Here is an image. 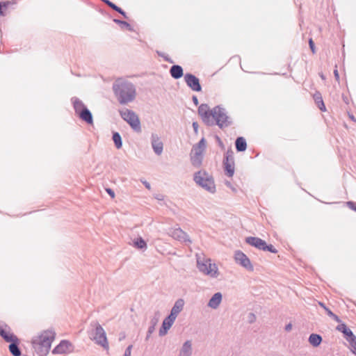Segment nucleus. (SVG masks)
Here are the masks:
<instances>
[{
    "label": "nucleus",
    "instance_id": "nucleus-54",
    "mask_svg": "<svg viewBox=\"0 0 356 356\" xmlns=\"http://www.w3.org/2000/svg\"><path fill=\"white\" fill-rule=\"evenodd\" d=\"M291 329H292V325H291V323H289V324L286 325V326H285V330H286V332H289V331H291Z\"/></svg>",
    "mask_w": 356,
    "mask_h": 356
},
{
    "label": "nucleus",
    "instance_id": "nucleus-59",
    "mask_svg": "<svg viewBox=\"0 0 356 356\" xmlns=\"http://www.w3.org/2000/svg\"><path fill=\"white\" fill-rule=\"evenodd\" d=\"M90 125H92V113H90Z\"/></svg>",
    "mask_w": 356,
    "mask_h": 356
},
{
    "label": "nucleus",
    "instance_id": "nucleus-5",
    "mask_svg": "<svg viewBox=\"0 0 356 356\" xmlns=\"http://www.w3.org/2000/svg\"><path fill=\"white\" fill-rule=\"evenodd\" d=\"M121 118L126 121L134 131L137 133L141 132L140 122L136 113L130 109L119 110Z\"/></svg>",
    "mask_w": 356,
    "mask_h": 356
},
{
    "label": "nucleus",
    "instance_id": "nucleus-14",
    "mask_svg": "<svg viewBox=\"0 0 356 356\" xmlns=\"http://www.w3.org/2000/svg\"><path fill=\"white\" fill-rule=\"evenodd\" d=\"M151 145L154 153L159 156L162 154L163 150V143L161 140L160 137L156 134H152L151 136Z\"/></svg>",
    "mask_w": 356,
    "mask_h": 356
},
{
    "label": "nucleus",
    "instance_id": "nucleus-13",
    "mask_svg": "<svg viewBox=\"0 0 356 356\" xmlns=\"http://www.w3.org/2000/svg\"><path fill=\"white\" fill-rule=\"evenodd\" d=\"M170 236L175 240L183 243H191V240L186 232L183 231L181 228L173 229L170 231Z\"/></svg>",
    "mask_w": 356,
    "mask_h": 356
},
{
    "label": "nucleus",
    "instance_id": "nucleus-46",
    "mask_svg": "<svg viewBox=\"0 0 356 356\" xmlns=\"http://www.w3.org/2000/svg\"><path fill=\"white\" fill-rule=\"evenodd\" d=\"M192 126H193V130H194V132L197 134V132H198V128H199V124L197 122H193V124H192Z\"/></svg>",
    "mask_w": 356,
    "mask_h": 356
},
{
    "label": "nucleus",
    "instance_id": "nucleus-9",
    "mask_svg": "<svg viewBox=\"0 0 356 356\" xmlns=\"http://www.w3.org/2000/svg\"><path fill=\"white\" fill-rule=\"evenodd\" d=\"M92 338H90V340ZM92 340H94L97 345L102 346L104 349L108 350L109 346L106 334L104 330L100 325H97L96 326Z\"/></svg>",
    "mask_w": 356,
    "mask_h": 356
},
{
    "label": "nucleus",
    "instance_id": "nucleus-11",
    "mask_svg": "<svg viewBox=\"0 0 356 356\" xmlns=\"http://www.w3.org/2000/svg\"><path fill=\"white\" fill-rule=\"evenodd\" d=\"M234 259L237 264L245 268L248 271H253L254 267L245 254L241 250H237L234 254Z\"/></svg>",
    "mask_w": 356,
    "mask_h": 356
},
{
    "label": "nucleus",
    "instance_id": "nucleus-44",
    "mask_svg": "<svg viewBox=\"0 0 356 356\" xmlns=\"http://www.w3.org/2000/svg\"><path fill=\"white\" fill-rule=\"evenodd\" d=\"M132 347L133 346L132 345H129L125 350L124 351V354L123 356H131V349H132Z\"/></svg>",
    "mask_w": 356,
    "mask_h": 356
},
{
    "label": "nucleus",
    "instance_id": "nucleus-56",
    "mask_svg": "<svg viewBox=\"0 0 356 356\" xmlns=\"http://www.w3.org/2000/svg\"><path fill=\"white\" fill-rule=\"evenodd\" d=\"M225 184H226V186H228V187H229V188H232V184L230 183V181H225Z\"/></svg>",
    "mask_w": 356,
    "mask_h": 356
},
{
    "label": "nucleus",
    "instance_id": "nucleus-12",
    "mask_svg": "<svg viewBox=\"0 0 356 356\" xmlns=\"http://www.w3.org/2000/svg\"><path fill=\"white\" fill-rule=\"evenodd\" d=\"M184 81L188 88L195 92L202 91V86L200 82V79L194 74L191 73H186L184 75Z\"/></svg>",
    "mask_w": 356,
    "mask_h": 356
},
{
    "label": "nucleus",
    "instance_id": "nucleus-42",
    "mask_svg": "<svg viewBox=\"0 0 356 356\" xmlns=\"http://www.w3.org/2000/svg\"><path fill=\"white\" fill-rule=\"evenodd\" d=\"M216 142L218 143V145H219V147L223 150L225 149V145L223 143V142L222 141V140L220 139V138L218 136H216Z\"/></svg>",
    "mask_w": 356,
    "mask_h": 356
},
{
    "label": "nucleus",
    "instance_id": "nucleus-26",
    "mask_svg": "<svg viewBox=\"0 0 356 356\" xmlns=\"http://www.w3.org/2000/svg\"><path fill=\"white\" fill-rule=\"evenodd\" d=\"M102 2H104L106 5H107L109 8L113 9V10L118 12L120 15H122L125 19H127L128 17L126 14V13L119 6L115 5L114 3L109 0H101Z\"/></svg>",
    "mask_w": 356,
    "mask_h": 356
},
{
    "label": "nucleus",
    "instance_id": "nucleus-24",
    "mask_svg": "<svg viewBox=\"0 0 356 356\" xmlns=\"http://www.w3.org/2000/svg\"><path fill=\"white\" fill-rule=\"evenodd\" d=\"M203 161V155L200 153H191V161L192 165L195 168H200Z\"/></svg>",
    "mask_w": 356,
    "mask_h": 356
},
{
    "label": "nucleus",
    "instance_id": "nucleus-16",
    "mask_svg": "<svg viewBox=\"0 0 356 356\" xmlns=\"http://www.w3.org/2000/svg\"><path fill=\"white\" fill-rule=\"evenodd\" d=\"M336 329L342 332L343 334V337L346 340L349 342L350 341H353L355 339V335L353 334L352 330L344 323H341L339 324Z\"/></svg>",
    "mask_w": 356,
    "mask_h": 356
},
{
    "label": "nucleus",
    "instance_id": "nucleus-22",
    "mask_svg": "<svg viewBox=\"0 0 356 356\" xmlns=\"http://www.w3.org/2000/svg\"><path fill=\"white\" fill-rule=\"evenodd\" d=\"M313 99H314L316 106L321 111H326V108H325L324 102L323 100L322 95L319 91L315 92V93L313 95Z\"/></svg>",
    "mask_w": 356,
    "mask_h": 356
},
{
    "label": "nucleus",
    "instance_id": "nucleus-60",
    "mask_svg": "<svg viewBox=\"0 0 356 356\" xmlns=\"http://www.w3.org/2000/svg\"><path fill=\"white\" fill-rule=\"evenodd\" d=\"M321 77L323 79H325V76H324V75H323V74L321 75Z\"/></svg>",
    "mask_w": 356,
    "mask_h": 356
},
{
    "label": "nucleus",
    "instance_id": "nucleus-25",
    "mask_svg": "<svg viewBox=\"0 0 356 356\" xmlns=\"http://www.w3.org/2000/svg\"><path fill=\"white\" fill-rule=\"evenodd\" d=\"M235 147L237 152H244L247 149V143L245 139L242 137H238L235 140Z\"/></svg>",
    "mask_w": 356,
    "mask_h": 356
},
{
    "label": "nucleus",
    "instance_id": "nucleus-48",
    "mask_svg": "<svg viewBox=\"0 0 356 356\" xmlns=\"http://www.w3.org/2000/svg\"><path fill=\"white\" fill-rule=\"evenodd\" d=\"M106 191L111 197V198H114L115 197V192L113 191V190H112L110 188H108L106 189Z\"/></svg>",
    "mask_w": 356,
    "mask_h": 356
},
{
    "label": "nucleus",
    "instance_id": "nucleus-49",
    "mask_svg": "<svg viewBox=\"0 0 356 356\" xmlns=\"http://www.w3.org/2000/svg\"><path fill=\"white\" fill-rule=\"evenodd\" d=\"M255 315L253 313H250L249 314V323H252L255 321Z\"/></svg>",
    "mask_w": 356,
    "mask_h": 356
},
{
    "label": "nucleus",
    "instance_id": "nucleus-45",
    "mask_svg": "<svg viewBox=\"0 0 356 356\" xmlns=\"http://www.w3.org/2000/svg\"><path fill=\"white\" fill-rule=\"evenodd\" d=\"M158 54L159 56L163 57L165 61L169 62L170 63H173V60L169 58L168 56H165V54L158 52Z\"/></svg>",
    "mask_w": 356,
    "mask_h": 356
},
{
    "label": "nucleus",
    "instance_id": "nucleus-50",
    "mask_svg": "<svg viewBox=\"0 0 356 356\" xmlns=\"http://www.w3.org/2000/svg\"><path fill=\"white\" fill-rule=\"evenodd\" d=\"M155 325H149L147 332H149V335H151L155 330Z\"/></svg>",
    "mask_w": 356,
    "mask_h": 356
},
{
    "label": "nucleus",
    "instance_id": "nucleus-4",
    "mask_svg": "<svg viewBox=\"0 0 356 356\" xmlns=\"http://www.w3.org/2000/svg\"><path fill=\"white\" fill-rule=\"evenodd\" d=\"M194 181L211 193L216 192V185L213 177L205 170H199L193 176Z\"/></svg>",
    "mask_w": 356,
    "mask_h": 356
},
{
    "label": "nucleus",
    "instance_id": "nucleus-43",
    "mask_svg": "<svg viewBox=\"0 0 356 356\" xmlns=\"http://www.w3.org/2000/svg\"><path fill=\"white\" fill-rule=\"evenodd\" d=\"M191 153H200V155H203L204 154V151L200 149H198L197 147V146L195 145H194L193 146V148H192V150H191Z\"/></svg>",
    "mask_w": 356,
    "mask_h": 356
},
{
    "label": "nucleus",
    "instance_id": "nucleus-52",
    "mask_svg": "<svg viewBox=\"0 0 356 356\" xmlns=\"http://www.w3.org/2000/svg\"><path fill=\"white\" fill-rule=\"evenodd\" d=\"M342 99H343V101L344 102V103L346 104H349V98L348 96L345 95H342Z\"/></svg>",
    "mask_w": 356,
    "mask_h": 356
},
{
    "label": "nucleus",
    "instance_id": "nucleus-37",
    "mask_svg": "<svg viewBox=\"0 0 356 356\" xmlns=\"http://www.w3.org/2000/svg\"><path fill=\"white\" fill-rule=\"evenodd\" d=\"M9 2H1L0 3V15L2 16L5 15V13L3 12L4 9H6L9 5Z\"/></svg>",
    "mask_w": 356,
    "mask_h": 356
},
{
    "label": "nucleus",
    "instance_id": "nucleus-31",
    "mask_svg": "<svg viewBox=\"0 0 356 356\" xmlns=\"http://www.w3.org/2000/svg\"><path fill=\"white\" fill-rule=\"evenodd\" d=\"M0 335L7 342H10L17 337L13 333H10V331L7 332L3 328L0 330Z\"/></svg>",
    "mask_w": 356,
    "mask_h": 356
},
{
    "label": "nucleus",
    "instance_id": "nucleus-2",
    "mask_svg": "<svg viewBox=\"0 0 356 356\" xmlns=\"http://www.w3.org/2000/svg\"><path fill=\"white\" fill-rule=\"evenodd\" d=\"M112 90L115 99L121 105H127L136 99V86L123 78H118L113 82Z\"/></svg>",
    "mask_w": 356,
    "mask_h": 356
},
{
    "label": "nucleus",
    "instance_id": "nucleus-15",
    "mask_svg": "<svg viewBox=\"0 0 356 356\" xmlns=\"http://www.w3.org/2000/svg\"><path fill=\"white\" fill-rule=\"evenodd\" d=\"M176 319L170 316L165 317L162 323L161 327L159 329V336L163 337L165 335L168 330L170 329Z\"/></svg>",
    "mask_w": 356,
    "mask_h": 356
},
{
    "label": "nucleus",
    "instance_id": "nucleus-10",
    "mask_svg": "<svg viewBox=\"0 0 356 356\" xmlns=\"http://www.w3.org/2000/svg\"><path fill=\"white\" fill-rule=\"evenodd\" d=\"M75 113L89 124V109L76 97L72 99Z\"/></svg>",
    "mask_w": 356,
    "mask_h": 356
},
{
    "label": "nucleus",
    "instance_id": "nucleus-17",
    "mask_svg": "<svg viewBox=\"0 0 356 356\" xmlns=\"http://www.w3.org/2000/svg\"><path fill=\"white\" fill-rule=\"evenodd\" d=\"M71 343L66 340H62L58 345H57L52 350V353L56 354H65L70 352V348Z\"/></svg>",
    "mask_w": 356,
    "mask_h": 356
},
{
    "label": "nucleus",
    "instance_id": "nucleus-36",
    "mask_svg": "<svg viewBox=\"0 0 356 356\" xmlns=\"http://www.w3.org/2000/svg\"><path fill=\"white\" fill-rule=\"evenodd\" d=\"M206 144H207V142H206L205 138H202L201 140L197 144H195V145L197 146V147L198 149H200L204 152V150L206 149Z\"/></svg>",
    "mask_w": 356,
    "mask_h": 356
},
{
    "label": "nucleus",
    "instance_id": "nucleus-57",
    "mask_svg": "<svg viewBox=\"0 0 356 356\" xmlns=\"http://www.w3.org/2000/svg\"><path fill=\"white\" fill-rule=\"evenodd\" d=\"M349 118L353 121V122H356V119L354 117L353 115H350L349 114Z\"/></svg>",
    "mask_w": 356,
    "mask_h": 356
},
{
    "label": "nucleus",
    "instance_id": "nucleus-35",
    "mask_svg": "<svg viewBox=\"0 0 356 356\" xmlns=\"http://www.w3.org/2000/svg\"><path fill=\"white\" fill-rule=\"evenodd\" d=\"M160 317H161L160 312L156 311L154 314V316H152V318L150 320V324L156 326L159 321Z\"/></svg>",
    "mask_w": 356,
    "mask_h": 356
},
{
    "label": "nucleus",
    "instance_id": "nucleus-8",
    "mask_svg": "<svg viewBox=\"0 0 356 356\" xmlns=\"http://www.w3.org/2000/svg\"><path fill=\"white\" fill-rule=\"evenodd\" d=\"M197 268L205 275H210L211 277H217L218 268L215 264H211L210 260H207L205 262H197Z\"/></svg>",
    "mask_w": 356,
    "mask_h": 356
},
{
    "label": "nucleus",
    "instance_id": "nucleus-51",
    "mask_svg": "<svg viewBox=\"0 0 356 356\" xmlns=\"http://www.w3.org/2000/svg\"><path fill=\"white\" fill-rule=\"evenodd\" d=\"M142 183L143 184V185L145 186V188L148 190H150L151 189V186H150V184L146 180L145 181H141Z\"/></svg>",
    "mask_w": 356,
    "mask_h": 356
},
{
    "label": "nucleus",
    "instance_id": "nucleus-55",
    "mask_svg": "<svg viewBox=\"0 0 356 356\" xmlns=\"http://www.w3.org/2000/svg\"><path fill=\"white\" fill-rule=\"evenodd\" d=\"M334 74L337 80H339V74L337 70H334Z\"/></svg>",
    "mask_w": 356,
    "mask_h": 356
},
{
    "label": "nucleus",
    "instance_id": "nucleus-58",
    "mask_svg": "<svg viewBox=\"0 0 356 356\" xmlns=\"http://www.w3.org/2000/svg\"><path fill=\"white\" fill-rule=\"evenodd\" d=\"M151 335H149V332L147 333V336L145 337V340L147 341Z\"/></svg>",
    "mask_w": 356,
    "mask_h": 356
},
{
    "label": "nucleus",
    "instance_id": "nucleus-33",
    "mask_svg": "<svg viewBox=\"0 0 356 356\" xmlns=\"http://www.w3.org/2000/svg\"><path fill=\"white\" fill-rule=\"evenodd\" d=\"M113 22L121 26L122 29L125 28L128 31H134L133 27L131 25L123 20L119 19H113Z\"/></svg>",
    "mask_w": 356,
    "mask_h": 356
},
{
    "label": "nucleus",
    "instance_id": "nucleus-23",
    "mask_svg": "<svg viewBox=\"0 0 356 356\" xmlns=\"http://www.w3.org/2000/svg\"><path fill=\"white\" fill-rule=\"evenodd\" d=\"M19 339L16 337L13 341H10L9 345V350L13 356H20L22 353L18 346Z\"/></svg>",
    "mask_w": 356,
    "mask_h": 356
},
{
    "label": "nucleus",
    "instance_id": "nucleus-32",
    "mask_svg": "<svg viewBox=\"0 0 356 356\" xmlns=\"http://www.w3.org/2000/svg\"><path fill=\"white\" fill-rule=\"evenodd\" d=\"M112 140L115 144V146L117 149H120L122 147V140L120 134L117 132H113Z\"/></svg>",
    "mask_w": 356,
    "mask_h": 356
},
{
    "label": "nucleus",
    "instance_id": "nucleus-30",
    "mask_svg": "<svg viewBox=\"0 0 356 356\" xmlns=\"http://www.w3.org/2000/svg\"><path fill=\"white\" fill-rule=\"evenodd\" d=\"M0 335L7 342H10L17 337L13 333H10V331L7 332L3 328L0 330Z\"/></svg>",
    "mask_w": 356,
    "mask_h": 356
},
{
    "label": "nucleus",
    "instance_id": "nucleus-40",
    "mask_svg": "<svg viewBox=\"0 0 356 356\" xmlns=\"http://www.w3.org/2000/svg\"><path fill=\"white\" fill-rule=\"evenodd\" d=\"M309 48H310L313 54H315L316 53L315 44H314V42L313 41V40L312 38H310L309 40Z\"/></svg>",
    "mask_w": 356,
    "mask_h": 356
},
{
    "label": "nucleus",
    "instance_id": "nucleus-39",
    "mask_svg": "<svg viewBox=\"0 0 356 356\" xmlns=\"http://www.w3.org/2000/svg\"><path fill=\"white\" fill-rule=\"evenodd\" d=\"M328 316L332 318L336 322L339 323V324L341 323V321L339 318V317L337 315H336L335 314H334L332 312H329Z\"/></svg>",
    "mask_w": 356,
    "mask_h": 356
},
{
    "label": "nucleus",
    "instance_id": "nucleus-34",
    "mask_svg": "<svg viewBox=\"0 0 356 356\" xmlns=\"http://www.w3.org/2000/svg\"><path fill=\"white\" fill-rule=\"evenodd\" d=\"M134 246L140 250L146 249L147 248V243L145 241V240L142 237L137 238L134 241Z\"/></svg>",
    "mask_w": 356,
    "mask_h": 356
},
{
    "label": "nucleus",
    "instance_id": "nucleus-21",
    "mask_svg": "<svg viewBox=\"0 0 356 356\" xmlns=\"http://www.w3.org/2000/svg\"><path fill=\"white\" fill-rule=\"evenodd\" d=\"M170 74L175 79H179L184 76V70L181 66L173 65L170 69Z\"/></svg>",
    "mask_w": 356,
    "mask_h": 356
},
{
    "label": "nucleus",
    "instance_id": "nucleus-27",
    "mask_svg": "<svg viewBox=\"0 0 356 356\" xmlns=\"http://www.w3.org/2000/svg\"><path fill=\"white\" fill-rule=\"evenodd\" d=\"M102 2H104L106 5H107L109 8L113 9V10L118 12L120 15H122L125 19H127L128 17L126 14V13L119 6L115 5L114 3L109 0H101Z\"/></svg>",
    "mask_w": 356,
    "mask_h": 356
},
{
    "label": "nucleus",
    "instance_id": "nucleus-3",
    "mask_svg": "<svg viewBox=\"0 0 356 356\" xmlns=\"http://www.w3.org/2000/svg\"><path fill=\"white\" fill-rule=\"evenodd\" d=\"M55 335L54 331L47 330L34 336L31 339V344L35 352L40 356L47 355L55 339Z\"/></svg>",
    "mask_w": 356,
    "mask_h": 356
},
{
    "label": "nucleus",
    "instance_id": "nucleus-18",
    "mask_svg": "<svg viewBox=\"0 0 356 356\" xmlns=\"http://www.w3.org/2000/svg\"><path fill=\"white\" fill-rule=\"evenodd\" d=\"M184 306V301L183 299L179 298L176 300L172 308L170 310L169 316L177 318V315L183 310Z\"/></svg>",
    "mask_w": 356,
    "mask_h": 356
},
{
    "label": "nucleus",
    "instance_id": "nucleus-38",
    "mask_svg": "<svg viewBox=\"0 0 356 356\" xmlns=\"http://www.w3.org/2000/svg\"><path fill=\"white\" fill-rule=\"evenodd\" d=\"M348 343L351 347L352 352L356 355V336L354 340L350 341Z\"/></svg>",
    "mask_w": 356,
    "mask_h": 356
},
{
    "label": "nucleus",
    "instance_id": "nucleus-1",
    "mask_svg": "<svg viewBox=\"0 0 356 356\" xmlns=\"http://www.w3.org/2000/svg\"><path fill=\"white\" fill-rule=\"evenodd\" d=\"M198 115L202 122L209 127L217 125L223 129L233 123L232 118L227 115L226 110L220 105L211 109L207 104H202L197 109Z\"/></svg>",
    "mask_w": 356,
    "mask_h": 356
},
{
    "label": "nucleus",
    "instance_id": "nucleus-28",
    "mask_svg": "<svg viewBox=\"0 0 356 356\" xmlns=\"http://www.w3.org/2000/svg\"><path fill=\"white\" fill-rule=\"evenodd\" d=\"M102 2H104L106 5H107L109 8L113 9V10L118 12L120 15H122L125 19H127L128 17L126 14V13L119 6L115 5L114 3L109 0H101Z\"/></svg>",
    "mask_w": 356,
    "mask_h": 356
},
{
    "label": "nucleus",
    "instance_id": "nucleus-53",
    "mask_svg": "<svg viewBox=\"0 0 356 356\" xmlns=\"http://www.w3.org/2000/svg\"><path fill=\"white\" fill-rule=\"evenodd\" d=\"M192 100L195 106H197L199 104L198 99L195 95H193L192 97Z\"/></svg>",
    "mask_w": 356,
    "mask_h": 356
},
{
    "label": "nucleus",
    "instance_id": "nucleus-29",
    "mask_svg": "<svg viewBox=\"0 0 356 356\" xmlns=\"http://www.w3.org/2000/svg\"><path fill=\"white\" fill-rule=\"evenodd\" d=\"M322 337L318 334H311L309 337V342L314 347H318L322 342Z\"/></svg>",
    "mask_w": 356,
    "mask_h": 356
},
{
    "label": "nucleus",
    "instance_id": "nucleus-6",
    "mask_svg": "<svg viewBox=\"0 0 356 356\" xmlns=\"http://www.w3.org/2000/svg\"><path fill=\"white\" fill-rule=\"evenodd\" d=\"M245 242L257 248L259 250L268 251L272 253H277V250L271 244H267L266 242L259 237L248 236L245 239Z\"/></svg>",
    "mask_w": 356,
    "mask_h": 356
},
{
    "label": "nucleus",
    "instance_id": "nucleus-61",
    "mask_svg": "<svg viewBox=\"0 0 356 356\" xmlns=\"http://www.w3.org/2000/svg\"><path fill=\"white\" fill-rule=\"evenodd\" d=\"M3 329V327L0 325V330Z\"/></svg>",
    "mask_w": 356,
    "mask_h": 356
},
{
    "label": "nucleus",
    "instance_id": "nucleus-47",
    "mask_svg": "<svg viewBox=\"0 0 356 356\" xmlns=\"http://www.w3.org/2000/svg\"><path fill=\"white\" fill-rule=\"evenodd\" d=\"M318 303H319V305L325 309L327 315L328 316L329 312H332V311L328 307H327L324 303H323L321 302H319Z\"/></svg>",
    "mask_w": 356,
    "mask_h": 356
},
{
    "label": "nucleus",
    "instance_id": "nucleus-19",
    "mask_svg": "<svg viewBox=\"0 0 356 356\" xmlns=\"http://www.w3.org/2000/svg\"><path fill=\"white\" fill-rule=\"evenodd\" d=\"M222 299V295L220 292H217L214 293L212 297L209 300L207 304L208 307L212 309H217L220 305Z\"/></svg>",
    "mask_w": 356,
    "mask_h": 356
},
{
    "label": "nucleus",
    "instance_id": "nucleus-20",
    "mask_svg": "<svg viewBox=\"0 0 356 356\" xmlns=\"http://www.w3.org/2000/svg\"><path fill=\"white\" fill-rule=\"evenodd\" d=\"M192 353V341L191 340H187L183 343L181 349L179 350L178 356H191Z\"/></svg>",
    "mask_w": 356,
    "mask_h": 356
},
{
    "label": "nucleus",
    "instance_id": "nucleus-7",
    "mask_svg": "<svg viewBox=\"0 0 356 356\" xmlns=\"http://www.w3.org/2000/svg\"><path fill=\"white\" fill-rule=\"evenodd\" d=\"M222 165L225 174L229 177H232L234 174V152L231 148L228 149L225 154Z\"/></svg>",
    "mask_w": 356,
    "mask_h": 356
},
{
    "label": "nucleus",
    "instance_id": "nucleus-41",
    "mask_svg": "<svg viewBox=\"0 0 356 356\" xmlns=\"http://www.w3.org/2000/svg\"><path fill=\"white\" fill-rule=\"evenodd\" d=\"M346 204L349 209H350L356 212V202H353V201H348L346 202Z\"/></svg>",
    "mask_w": 356,
    "mask_h": 356
}]
</instances>
